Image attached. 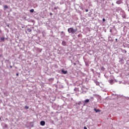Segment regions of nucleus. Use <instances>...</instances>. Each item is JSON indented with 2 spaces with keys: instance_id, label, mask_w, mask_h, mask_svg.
<instances>
[{
  "instance_id": "obj_28",
  "label": "nucleus",
  "mask_w": 129,
  "mask_h": 129,
  "mask_svg": "<svg viewBox=\"0 0 129 129\" xmlns=\"http://www.w3.org/2000/svg\"><path fill=\"white\" fill-rule=\"evenodd\" d=\"M19 76V74H17V76Z\"/></svg>"
},
{
  "instance_id": "obj_20",
  "label": "nucleus",
  "mask_w": 129,
  "mask_h": 129,
  "mask_svg": "<svg viewBox=\"0 0 129 129\" xmlns=\"http://www.w3.org/2000/svg\"><path fill=\"white\" fill-rule=\"evenodd\" d=\"M39 52H42V49H40L39 50Z\"/></svg>"
},
{
  "instance_id": "obj_27",
  "label": "nucleus",
  "mask_w": 129,
  "mask_h": 129,
  "mask_svg": "<svg viewBox=\"0 0 129 129\" xmlns=\"http://www.w3.org/2000/svg\"><path fill=\"white\" fill-rule=\"evenodd\" d=\"M57 9V8L55 7L54 8V10H56Z\"/></svg>"
},
{
  "instance_id": "obj_14",
  "label": "nucleus",
  "mask_w": 129,
  "mask_h": 129,
  "mask_svg": "<svg viewBox=\"0 0 129 129\" xmlns=\"http://www.w3.org/2000/svg\"><path fill=\"white\" fill-rule=\"evenodd\" d=\"M30 13H33L34 12V9H31L30 10Z\"/></svg>"
},
{
  "instance_id": "obj_31",
  "label": "nucleus",
  "mask_w": 129,
  "mask_h": 129,
  "mask_svg": "<svg viewBox=\"0 0 129 129\" xmlns=\"http://www.w3.org/2000/svg\"><path fill=\"white\" fill-rule=\"evenodd\" d=\"M61 33H63V31H62V32H61Z\"/></svg>"
},
{
  "instance_id": "obj_25",
  "label": "nucleus",
  "mask_w": 129,
  "mask_h": 129,
  "mask_svg": "<svg viewBox=\"0 0 129 129\" xmlns=\"http://www.w3.org/2000/svg\"><path fill=\"white\" fill-rule=\"evenodd\" d=\"M76 89H77V88H75V89H74V90H75V91H76Z\"/></svg>"
},
{
  "instance_id": "obj_8",
  "label": "nucleus",
  "mask_w": 129,
  "mask_h": 129,
  "mask_svg": "<svg viewBox=\"0 0 129 129\" xmlns=\"http://www.w3.org/2000/svg\"><path fill=\"white\" fill-rule=\"evenodd\" d=\"M94 110H95V111H96V112H99V111H100V110H99V109H96L95 108H94Z\"/></svg>"
},
{
  "instance_id": "obj_16",
  "label": "nucleus",
  "mask_w": 129,
  "mask_h": 129,
  "mask_svg": "<svg viewBox=\"0 0 129 129\" xmlns=\"http://www.w3.org/2000/svg\"><path fill=\"white\" fill-rule=\"evenodd\" d=\"M103 22H105V19L104 18L103 19Z\"/></svg>"
},
{
  "instance_id": "obj_30",
  "label": "nucleus",
  "mask_w": 129,
  "mask_h": 129,
  "mask_svg": "<svg viewBox=\"0 0 129 129\" xmlns=\"http://www.w3.org/2000/svg\"><path fill=\"white\" fill-rule=\"evenodd\" d=\"M115 41H117V39H115Z\"/></svg>"
},
{
  "instance_id": "obj_9",
  "label": "nucleus",
  "mask_w": 129,
  "mask_h": 129,
  "mask_svg": "<svg viewBox=\"0 0 129 129\" xmlns=\"http://www.w3.org/2000/svg\"><path fill=\"white\" fill-rule=\"evenodd\" d=\"M100 68L101 70H102L103 71H104V70H105V69L103 67H101Z\"/></svg>"
},
{
  "instance_id": "obj_34",
  "label": "nucleus",
  "mask_w": 129,
  "mask_h": 129,
  "mask_svg": "<svg viewBox=\"0 0 129 129\" xmlns=\"http://www.w3.org/2000/svg\"><path fill=\"white\" fill-rule=\"evenodd\" d=\"M2 56V55L1 54H0V57Z\"/></svg>"
},
{
  "instance_id": "obj_6",
  "label": "nucleus",
  "mask_w": 129,
  "mask_h": 129,
  "mask_svg": "<svg viewBox=\"0 0 129 129\" xmlns=\"http://www.w3.org/2000/svg\"><path fill=\"white\" fill-rule=\"evenodd\" d=\"M27 31H28L29 33H31V32H32V29L30 28H28Z\"/></svg>"
},
{
  "instance_id": "obj_24",
  "label": "nucleus",
  "mask_w": 129,
  "mask_h": 129,
  "mask_svg": "<svg viewBox=\"0 0 129 129\" xmlns=\"http://www.w3.org/2000/svg\"><path fill=\"white\" fill-rule=\"evenodd\" d=\"M74 65H75V66L76 65V63H75V62L74 63Z\"/></svg>"
},
{
  "instance_id": "obj_2",
  "label": "nucleus",
  "mask_w": 129,
  "mask_h": 129,
  "mask_svg": "<svg viewBox=\"0 0 129 129\" xmlns=\"http://www.w3.org/2000/svg\"><path fill=\"white\" fill-rule=\"evenodd\" d=\"M116 4H117V5H120V4H122V1L118 0L117 1H116Z\"/></svg>"
},
{
  "instance_id": "obj_17",
  "label": "nucleus",
  "mask_w": 129,
  "mask_h": 129,
  "mask_svg": "<svg viewBox=\"0 0 129 129\" xmlns=\"http://www.w3.org/2000/svg\"><path fill=\"white\" fill-rule=\"evenodd\" d=\"M51 80H53V79L52 78H50V79H49V81H51Z\"/></svg>"
},
{
  "instance_id": "obj_1",
  "label": "nucleus",
  "mask_w": 129,
  "mask_h": 129,
  "mask_svg": "<svg viewBox=\"0 0 129 129\" xmlns=\"http://www.w3.org/2000/svg\"><path fill=\"white\" fill-rule=\"evenodd\" d=\"M68 32L70 34H75L77 32V29H74L73 27L68 28Z\"/></svg>"
},
{
  "instance_id": "obj_5",
  "label": "nucleus",
  "mask_w": 129,
  "mask_h": 129,
  "mask_svg": "<svg viewBox=\"0 0 129 129\" xmlns=\"http://www.w3.org/2000/svg\"><path fill=\"white\" fill-rule=\"evenodd\" d=\"M62 46H66V41H63L62 42Z\"/></svg>"
},
{
  "instance_id": "obj_11",
  "label": "nucleus",
  "mask_w": 129,
  "mask_h": 129,
  "mask_svg": "<svg viewBox=\"0 0 129 129\" xmlns=\"http://www.w3.org/2000/svg\"><path fill=\"white\" fill-rule=\"evenodd\" d=\"M86 103H88V102H89V99H86L85 101Z\"/></svg>"
},
{
  "instance_id": "obj_23",
  "label": "nucleus",
  "mask_w": 129,
  "mask_h": 129,
  "mask_svg": "<svg viewBox=\"0 0 129 129\" xmlns=\"http://www.w3.org/2000/svg\"><path fill=\"white\" fill-rule=\"evenodd\" d=\"M7 26L8 27V28L10 27V25H7Z\"/></svg>"
},
{
  "instance_id": "obj_22",
  "label": "nucleus",
  "mask_w": 129,
  "mask_h": 129,
  "mask_svg": "<svg viewBox=\"0 0 129 129\" xmlns=\"http://www.w3.org/2000/svg\"><path fill=\"white\" fill-rule=\"evenodd\" d=\"M53 15L52 13H50V16H52Z\"/></svg>"
},
{
  "instance_id": "obj_3",
  "label": "nucleus",
  "mask_w": 129,
  "mask_h": 129,
  "mask_svg": "<svg viewBox=\"0 0 129 129\" xmlns=\"http://www.w3.org/2000/svg\"><path fill=\"white\" fill-rule=\"evenodd\" d=\"M45 124H46V122H45V121H40V125H42V126H44V125H45Z\"/></svg>"
},
{
  "instance_id": "obj_29",
  "label": "nucleus",
  "mask_w": 129,
  "mask_h": 129,
  "mask_svg": "<svg viewBox=\"0 0 129 129\" xmlns=\"http://www.w3.org/2000/svg\"><path fill=\"white\" fill-rule=\"evenodd\" d=\"M112 6H114L113 3L112 4Z\"/></svg>"
},
{
  "instance_id": "obj_15",
  "label": "nucleus",
  "mask_w": 129,
  "mask_h": 129,
  "mask_svg": "<svg viewBox=\"0 0 129 129\" xmlns=\"http://www.w3.org/2000/svg\"><path fill=\"white\" fill-rule=\"evenodd\" d=\"M25 108H26V109H29V106H25Z\"/></svg>"
},
{
  "instance_id": "obj_33",
  "label": "nucleus",
  "mask_w": 129,
  "mask_h": 129,
  "mask_svg": "<svg viewBox=\"0 0 129 129\" xmlns=\"http://www.w3.org/2000/svg\"><path fill=\"white\" fill-rule=\"evenodd\" d=\"M92 99H93V97H92Z\"/></svg>"
},
{
  "instance_id": "obj_18",
  "label": "nucleus",
  "mask_w": 129,
  "mask_h": 129,
  "mask_svg": "<svg viewBox=\"0 0 129 129\" xmlns=\"http://www.w3.org/2000/svg\"><path fill=\"white\" fill-rule=\"evenodd\" d=\"M84 129H87V127L86 126H84Z\"/></svg>"
},
{
  "instance_id": "obj_4",
  "label": "nucleus",
  "mask_w": 129,
  "mask_h": 129,
  "mask_svg": "<svg viewBox=\"0 0 129 129\" xmlns=\"http://www.w3.org/2000/svg\"><path fill=\"white\" fill-rule=\"evenodd\" d=\"M61 72L62 74H66L68 73L67 71H64V70H62L61 71Z\"/></svg>"
},
{
  "instance_id": "obj_32",
  "label": "nucleus",
  "mask_w": 129,
  "mask_h": 129,
  "mask_svg": "<svg viewBox=\"0 0 129 129\" xmlns=\"http://www.w3.org/2000/svg\"><path fill=\"white\" fill-rule=\"evenodd\" d=\"M125 53H126V51H125Z\"/></svg>"
},
{
  "instance_id": "obj_7",
  "label": "nucleus",
  "mask_w": 129,
  "mask_h": 129,
  "mask_svg": "<svg viewBox=\"0 0 129 129\" xmlns=\"http://www.w3.org/2000/svg\"><path fill=\"white\" fill-rule=\"evenodd\" d=\"M78 38H82V34H79L78 35Z\"/></svg>"
},
{
  "instance_id": "obj_10",
  "label": "nucleus",
  "mask_w": 129,
  "mask_h": 129,
  "mask_svg": "<svg viewBox=\"0 0 129 129\" xmlns=\"http://www.w3.org/2000/svg\"><path fill=\"white\" fill-rule=\"evenodd\" d=\"M1 40L4 42L5 41V37H1Z\"/></svg>"
},
{
  "instance_id": "obj_21",
  "label": "nucleus",
  "mask_w": 129,
  "mask_h": 129,
  "mask_svg": "<svg viewBox=\"0 0 129 129\" xmlns=\"http://www.w3.org/2000/svg\"><path fill=\"white\" fill-rule=\"evenodd\" d=\"M110 32L111 33V32H112V30L110 29Z\"/></svg>"
},
{
  "instance_id": "obj_13",
  "label": "nucleus",
  "mask_w": 129,
  "mask_h": 129,
  "mask_svg": "<svg viewBox=\"0 0 129 129\" xmlns=\"http://www.w3.org/2000/svg\"><path fill=\"white\" fill-rule=\"evenodd\" d=\"M9 7H8V6L7 5H5L4 6V9H8Z\"/></svg>"
},
{
  "instance_id": "obj_26",
  "label": "nucleus",
  "mask_w": 129,
  "mask_h": 129,
  "mask_svg": "<svg viewBox=\"0 0 129 129\" xmlns=\"http://www.w3.org/2000/svg\"><path fill=\"white\" fill-rule=\"evenodd\" d=\"M76 89H77V88H75V89H74V90H75V91H76Z\"/></svg>"
},
{
  "instance_id": "obj_19",
  "label": "nucleus",
  "mask_w": 129,
  "mask_h": 129,
  "mask_svg": "<svg viewBox=\"0 0 129 129\" xmlns=\"http://www.w3.org/2000/svg\"><path fill=\"white\" fill-rule=\"evenodd\" d=\"M86 13H87V12H88V9H86Z\"/></svg>"
},
{
  "instance_id": "obj_35",
  "label": "nucleus",
  "mask_w": 129,
  "mask_h": 129,
  "mask_svg": "<svg viewBox=\"0 0 129 129\" xmlns=\"http://www.w3.org/2000/svg\"><path fill=\"white\" fill-rule=\"evenodd\" d=\"M1 117H0V120H1Z\"/></svg>"
},
{
  "instance_id": "obj_12",
  "label": "nucleus",
  "mask_w": 129,
  "mask_h": 129,
  "mask_svg": "<svg viewBox=\"0 0 129 129\" xmlns=\"http://www.w3.org/2000/svg\"><path fill=\"white\" fill-rule=\"evenodd\" d=\"M113 82H114L113 80H111L109 81V82H110V83H111V84H112V83H113Z\"/></svg>"
}]
</instances>
